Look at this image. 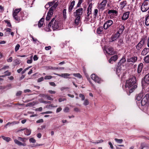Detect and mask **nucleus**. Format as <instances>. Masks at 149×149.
<instances>
[{
	"mask_svg": "<svg viewBox=\"0 0 149 149\" xmlns=\"http://www.w3.org/2000/svg\"><path fill=\"white\" fill-rule=\"evenodd\" d=\"M136 81L135 77L133 76L131 77L128 80L126 81L125 85V88H130L133 86L130 90V92H132L137 88V86L134 85L136 82Z\"/></svg>",
	"mask_w": 149,
	"mask_h": 149,
	"instance_id": "1",
	"label": "nucleus"
},
{
	"mask_svg": "<svg viewBox=\"0 0 149 149\" xmlns=\"http://www.w3.org/2000/svg\"><path fill=\"white\" fill-rule=\"evenodd\" d=\"M55 19V18H53L48 25V27L49 28L52 27L53 30H56L59 28L58 22Z\"/></svg>",
	"mask_w": 149,
	"mask_h": 149,
	"instance_id": "2",
	"label": "nucleus"
},
{
	"mask_svg": "<svg viewBox=\"0 0 149 149\" xmlns=\"http://www.w3.org/2000/svg\"><path fill=\"white\" fill-rule=\"evenodd\" d=\"M108 14L110 19H112L115 18L117 15L118 11L116 8L115 10L111 9L108 10Z\"/></svg>",
	"mask_w": 149,
	"mask_h": 149,
	"instance_id": "3",
	"label": "nucleus"
},
{
	"mask_svg": "<svg viewBox=\"0 0 149 149\" xmlns=\"http://www.w3.org/2000/svg\"><path fill=\"white\" fill-rule=\"evenodd\" d=\"M140 103L142 106L149 105V95L146 94L141 100Z\"/></svg>",
	"mask_w": 149,
	"mask_h": 149,
	"instance_id": "4",
	"label": "nucleus"
},
{
	"mask_svg": "<svg viewBox=\"0 0 149 149\" xmlns=\"http://www.w3.org/2000/svg\"><path fill=\"white\" fill-rule=\"evenodd\" d=\"M141 10L143 12L146 11L149 9V0H145L141 7Z\"/></svg>",
	"mask_w": 149,
	"mask_h": 149,
	"instance_id": "5",
	"label": "nucleus"
},
{
	"mask_svg": "<svg viewBox=\"0 0 149 149\" xmlns=\"http://www.w3.org/2000/svg\"><path fill=\"white\" fill-rule=\"evenodd\" d=\"M123 71L122 67L120 66H117L116 68V74L118 75V77H120L121 76V79L124 77V74L123 72Z\"/></svg>",
	"mask_w": 149,
	"mask_h": 149,
	"instance_id": "6",
	"label": "nucleus"
},
{
	"mask_svg": "<svg viewBox=\"0 0 149 149\" xmlns=\"http://www.w3.org/2000/svg\"><path fill=\"white\" fill-rule=\"evenodd\" d=\"M146 38L145 37H142L141 41L136 46V48L138 50H139L143 45L146 41Z\"/></svg>",
	"mask_w": 149,
	"mask_h": 149,
	"instance_id": "7",
	"label": "nucleus"
},
{
	"mask_svg": "<svg viewBox=\"0 0 149 149\" xmlns=\"http://www.w3.org/2000/svg\"><path fill=\"white\" fill-rule=\"evenodd\" d=\"M107 1L106 0H103L101 3L98 5V9L101 11L104 10L106 7Z\"/></svg>",
	"mask_w": 149,
	"mask_h": 149,
	"instance_id": "8",
	"label": "nucleus"
},
{
	"mask_svg": "<svg viewBox=\"0 0 149 149\" xmlns=\"http://www.w3.org/2000/svg\"><path fill=\"white\" fill-rule=\"evenodd\" d=\"M91 78L95 82L100 83L102 81L101 79L99 77L95 74H93L91 75Z\"/></svg>",
	"mask_w": 149,
	"mask_h": 149,
	"instance_id": "9",
	"label": "nucleus"
},
{
	"mask_svg": "<svg viewBox=\"0 0 149 149\" xmlns=\"http://www.w3.org/2000/svg\"><path fill=\"white\" fill-rule=\"evenodd\" d=\"M113 21L111 20H109L106 21L104 24L103 28L105 29H107L113 24Z\"/></svg>",
	"mask_w": 149,
	"mask_h": 149,
	"instance_id": "10",
	"label": "nucleus"
},
{
	"mask_svg": "<svg viewBox=\"0 0 149 149\" xmlns=\"http://www.w3.org/2000/svg\"><path fill=\"white\" fill-rule=\"evenodd\" d=\"M83 9L82 8H79L74 13V16H80L83 14Z\"/></svg>",
	"mask_w": 149,
	"mask_h": 149,
	"instance_id": "11",
	"label": "nucleus"
},
{
	"mask_svg": "<svg viewBox=\"0 0 149 149\" xmlns=\"http://www.w3.org/2000/svg\"><path fill=\"white\" fill-rule=\"evenodd\" d=\"M120 35L119 34H118V33H117L116 34L113 35L109 39V42H112L116 40L119 38Z\"/></svg>",
	"mask_w": 149,
	"mask_h": 149,
	"instance_id": "12",
	"label": "nucleus"
},
{
	"mask_svg": "<svg viewBox=\"0 0 149 149\" xmlns=\"http://www.w3.org/2000/svg\"><path fill=\"white\" fill-rule=\"evenodd\" d=\"M137 59V57L133 56L127 58V61L128 62L130 63H134L136 62Z\"/></svg>",
	"mask_w": 149,
	"mask_h": 149,
	"instance_id": "13",
	"label": "nucleus"
},
{
	"mask_svg": "<svg viewBox=\"0 0 149 149\" xmlns=\"http://www.w3.org/2000/svg\"><path fill=\"white\" fill-rule=\"evenodd\" d=\"M106 51L107 53L109 55H112L114 53L113 49L110 47H108L106 48Z\"/></svg>",
	"mask_w": 149,
	"mask_h": 149,
	"instance_id": "14",
	"label": "nucleus"
},
{
	"mask_svg": "<svg viewBox=\"0 0 149 149\" xmlns=\"http://www.w3.org/2000/svg\"><path fill=\"white\" fill-rule=\"evenodd\" d=\"M118 58V56L117 55H114L110 58L109 60V62L110 63H113V62L116 61Z\"/></svg>",
	"mask_w": 149,
	"mask_h": 149,
	"instance_id": "15",
	"label": "nucleus"
},
{
	"mask_svg": "<svg viewBox=\"0 0 149 149\" xmlns=\"http://www.w3.org/2000/svg\"><path fill=\"white\" fill-rule=\"evenodd\" d=\"M126 61V59L124 58H122L118 63L117 66H120L121 67H124V64Z\"/></svg>",
	"mask_w": 149,
	"mask_h": 149,
	"instance_id": "16",
	"label": "nucleus"
},
{
	"mask_svg": "<svg viewBox=\"0 0 149 149\" xmlns=\"http://www.w3.org/2000/svg\"><path fill=\"white\" fill-rule=\"evenodd\" d=\"M129 14L130 13L128 11L124 13L122 17V19L124 20L127 19L129 17Z\"/></svg>",
	"mask_w": 149,
	"mask_h": 149,
	"instance_id": "17",
	"label": "nucleus"
},
{
	"mask_svg": "<svg viewBox=\"0 0 149 149\" xmlns=\"http://www.w3.org/2000/svg\"><path fill=\"white\" fill-rule=\"evenodd\" d=\"M53 14V11L50 10H49L48 13L47 14V17L46 18V19L47 21L49 20L51 17H52V15Z\"/></svg>",
	"mask_w": 149,
	"mask_h": 149,
	"instance_id": "18",
	"label": "nucleus"
},
{
	"mask_svg": "<svg viewBox=\"0 0 149 149\" xmlns=\"http://www.w3.org/2000/svg\"><path fill=\"white\" fill-rule=\"evenodd\" d=\"M149 52V48L146 47L144 48L141 52V55L145 56Z\"/></svg>",
	"mask_w": 149,
	"mask_h": 149,
	"instance_id": "19",
	"label": "nucleus"
},
{
	"mask_svg": "<svg viewBox=\"0 0 149 149\" xmlns=\"http://www.w3.org/2000/svg\"><path fill=\"white\" fill-rule=\"evenodd\" d=\"M143 97V94L142 93H140L137 95L136 99L139 102H137V104L140 103V100H141L142 98Z\"/></svg>",
	"mask_w": 149,
	"mask_h": 149,
	"instance_id": "20",
	"label": "nucleus"
},
{
	"mask_svg": "<svg viewBox=\"0 0 149 149\" xmlns=\"http://www.w3.org/2000/svg\"><path fill=\"white\" fill-rule=\"evenodd\" d=\"M55 74L57 75L59 77H63L64 78H67V77L69 76L70 75V74L68 73H62L61 74Z\"/></svg>",
	"mask_w": 149,
	"mask_h": 149,
	"instance_id": "21",
	"label": "nucleus"
},
{
	"mask_svg": "<svg viewBox=\"0 0 149 149\" xmlns=\"http://www.w3.org/2000/svg\"><path fill=\"white\" fill-rule=\"evenodd\" d=\"M76 17L75 19L74 22V24L76 25H78L80 22V16H75Z\"/></svg>",
	"mask_w": 149,
	"mask_h": 149,
	"instance_id": "22",
	"label": "nucleus"
},
{
	"mask_svg": "<svg viewBox=\"0 0 149 149\" xmlns=\"http://www.w3.org/2000/svg\"><path fill=\"white\" fill-rule=\"evenodd\" d=\"M124 27L122 25H120L119 26V30L117 33H118V34H119L120 35V34L122 33L123 31L124 30Z\"/></svg>",
	"mask_w": 149,
	"mask_h": 149,
	"instance_id": "23",
	"label": "nucleus"
},
{
	"mask_svg": "<svg viewBox=\"0 0 149 149\" xmlns=\"http://www.w3.org/2000/svg\"><path fill=\"white\" fill-rule=\"evenodd\" d=\"M144 80L146 83L149 84V73L145 75L144 77Z\"/></svg>",
	"mask_w": 149,
	"mask_h": 149,
	"instance_id": "24",
	"label": "nucleus"
},
{
	"mask_svg": "<svg viewBox=\"0 0 149 149\" xmlns=\"http://www.w3.org/2000/svg\"><path fill=\"white\" fill-rule=\"evenodd\" d=\"M143 65L142 63H141L139 65L137 69L138 73H140L141 72L143 68Z\"/></svg>",
	"mask_w": 149,
	"mask_h": 149,
	"instance_id": "25",
	"label": "nucleus"
},
{
	"mask_svg": "<svg viewBox=\"0 0 149 149\" xmlns=\"http://www.w3.org/2000/svg\"><path fill=\"white\" fill-rule=\"evenodd\" d=\"M44 20V18H42L39 21L38 23V26L39 27H40L42 26Z\"/></svg>",
	"mask_w": 149,
	"mask_h": 149,
	"instance_id": "26",
	"label": "nucleus"
},
{
	"mask_svg": "<svg viewBox=\"0 0 149 149\" xmlns=\"http://www.w3.org/2000/svg\"><path fill=\"white\" fill-rule=\"evenodd\" d=\"M92 4L91 3H90L87 9V13H88V14L89 13L91 14V11H92Z\"/></svg>",
	"mask_w": 149,
	"mask_h": 149,
	"instance_id": "27",
	"label": "nucleus"
},
{
	"mask_svg": "<svg viewBox=\"0 0 149 149\" xmlns=\"http://www.w3.org/2000/svg\"><path fill=\"white\" fill-rule=\"evenodd\" d=\"M103 28L102 27H99L97 28V34H101L103 31Z\"/></svg>",
	"mask_w": 149,
	"mask_h": 149,
	"instance_id": "28",
	"label": "nucleus"
},
{
	"mask_svg": "<svg viewBox=\"0 0 149 149\" xmlns=\"http://www.w3.org/2000/svg\"><path fill=\"white\" fill-rule=\"evenodd\" d=\"M143 60L146 63H149V55H148L144 57Z\"/></svg>",
	"mask_w": 149,
	"mask_h": 149,
	"instance_id": "29",
	"label": "nucleus"
},
{
	"mask_svg": "<svg viewBox=\"0 0 149 149\" xmlns=\"http://www.w3.org/2000/svg\"><path fill=\"white\" fill-rule=\"evenodd\" d=\"M145 24L147 26L149 25V15L146 17Z\"/></svg>",
	"mask_w": 149,
	"mask_h": 149,
	"instance_id": "30",
	"label": "nucleus"
},
{
	"mask_svg": "<svg viewBox=\"0 0 149 149\" xmlns=\"http://www.w3.org/2000/svg\"><path fill=\"white\" fill-rule=\"evenodd\" d=\"M42 95V97H46L47 99L49 100H53L52 98L49 95H48L43 94Z\"/></svg>",
	"mask_w": 149,
	"mask_h": 149,
	"instance_id": "31",
	"label": "nucleus"
},
{
	"mask_svg": "<svg viewBox=\"0 0 149 149\" xmlns=\"http://www.w3.org/2000/svg\"><path fill=\"white\" fill-rule=\"evenodd\" d=\"M14 141L15 143L19 146H24L23 143L19 141L17 139H15Z\"/></svg>",
	"mask_w": 149,
	"mask_h": 149,
	"instance_id": "32",
	"label": "nucleus"
},
{
	"mask_svg": "<svg viewBox=\"0 0 149 149\" xmlns=\"http://www.w3.org/2000/svg\"><path fill=\"white\" fill-rule=\"evenodd\" d=\"M24 134L26 135H29L31 133V131L28 129H26L24 131Z\"/></svg>",
	"mask_w": 149,
	"mask_h": 149,
	"instance_id": "33",
	"label": "nucleus"
},
{
	"mask_svg": "<svg viewBox=\"0 0 149 149\" xmlns=\"http://www.w3.org/2000/svg\"><path fill=\"white\" fill-rule=\"evenodd\" d=\"M2 139L8 142L11 140V139L9 137H6L4 136H1Z\"/></svg>",
	"mask_w": 149,
	"mask_h": 149,
	"instance_id": "34",
	"label": "nucleus"
},
{
	"mask_svg": "<svg viewBox=\"0 0 149 149\" xmlns=\"http://www.w3.org/2000/svg\"><path fill=\"white\" fill-rule=\"evenodd\" d=\"M127 4V2L126 1H124L120 2V5H121V7L123 8Z\"/></svg>",
	"mask_w": 149,
	"mask_h": 149,
	"instance_id": "35",
	"label": "nucleus"
},
{
	"mask_svg": "<svg viewBox=\"0 0 149 149\" xmlns=\"http://www.w3.org/2000/svg\"><path fill=\"white\" fill-rule=\"evenodd\" d=\"M58 4L57 3H55L49 9V10L53 11V10L55 9L57 6Z\"/></svg>",
	"mask_w": 149,
	"mask_h": 149,
	"instance_id": "36",
	"label": "nucleus"
},
{
	"mask_svg": "<svg viewBox=\"0 0 149 149\" xmlns=\"http://www.w3.org/2000/svg\"><path fill=\"white\" fill-rule=\"evenodd\" d=\"M98 13V10L97 9H95L94 10V12H93V15H94V18L95 19L96 18V17L97 16Z\"/></svg>",
	"mask_w": 149,
	"mask_h": 149,
	"instance_id": "37",
	"label": "nucleus"
},
{
	"mask_svg": "<svg viewBox=\"0 0 149 149\" xmlns=\"http://www.w3.org/2000/svg\"><path fill=\"white\" fill-rule=\"evenodd\" d=\"M84 0H79L78 3L76 6V8L79 7L81 3L83 2Z\"/></svg>",
	"mask_w": 149,
	"mask_h": 149,
	"instance_id": "38",
	"label": "nucleus"
},
{
	"mask_svg": "<svg viewBox=\"0 0 149 149\" xmlns=\"http://www.w3.org/2000/svg\"><path fill=\"white\" fill-rule=\"evenodd\" d=\"M14 62L15 64V65H16L20 64V60L19 59H17L14 60Z\"/></svg>",
	"mask_w": 149,
	"mask_h": 149,
	"instance_id": "39",
	"label": "nucleus"
},
{
	"mask_svg": "<svg viewBox=\"0 0 149 149\" xmlns=\"http://www.w3.org/2000/svg\"><path fill=\"white\" fill-rule=\"evenodd\" d=\"M114 140L116 142L119 143H122L123 141L122 139H118L117 138L115 139Z\"/></svg>",
	"mask_w": 149,
	"mask_h": 149,
	"instance_id": "40",
	"label": "nucleus"
},
{
	"mask_svg": "<svg viewBox=\"0 0 149 149\" xmlns=\"http://www.w3.org/2000/svg\"><path fill=\"white\" fill-rule=\"evenodd\" d=\"M21 10V8L18 9H16L13 12V14L15 13L16 15H17L18 13Z\"/></svg>",
	"mask_w": 149,
	"mask_h": 149,
	"instance_id": "41",
	"label": "nucleus"
},
{
	"mask_svg": "<svg viewBox=\"0 0 149 149\" xmlns=\"http://www.w3.org/2000/svg\"><path fill=\"white\" fill-rule=\"evenodd\" d=\"M73 75L74 76L81 78L82 77V76L79 73H74Z\"/></svg>",
	"mask_w": 149,
	"mask_h": 149,
	"instance_id": "42",
	"label": "nucleus"
},
{
	"mask_svg": "<svg viewBox=\"0 0 149 149\" xmlns=\"http://www.w3.org/2000/svg\"><path fill=\"white\" fill-rule=\"evenodd\" d=\"M91 13H89L88 14V13H87V15H86L85 17V20L86 21H88L90 19L89 16Z\"/></svg>",
	"mask_w": 149,
	"mask_h": 149,
	"instance_id": "43",
	"label": "nucleus"
},
{
	"mask_svg": "<svg viewBox=\"0 0 149 149\" xmlns=\"http://www.w3.org/2000/svg\"><path fill=\"white\" fill-rule=\"evenodd\" d=\"M75 1L74 0H73L72 1H71L70 3L69 6L74 7V6L75 5Z\"/></svg>",
	"mask_w": 149,
	"mask_h": 149,
	"instance_id": "44",
	"label": "nucleus"
},
{
	"mask_svg": "<svg viewBox=\"0 0 149 149\" xmlns=\"http://www.w3.org/2000/svg\"><path fill=\"white\" fill-rule=\"evenodd\" d=\"M35 103L34 102H31L27 104L26 105V107L32 106L34 105Z\"/></svg>",
	"mask_w": 149,
	"mask_h": 149,
	"instance_id": "45",
	"label": "nucleus"
},
{
	"mask_svg": "<svg viewBox=\"0 0 149 149\" xmlns=\"http://www.w3.org/2000/svg\"><path fill=\"white\" fill-rule=\"evenodd\" d=\"M33 61L32 56L30 57V59H28L27 61V63L28 64H30L32 63Z\"/></svg>",
	"mask_w": 149,
	"mask_h": 149,
	"instance_id": "46",
	"label": "nucleus"
},
{
	"mask_svg": "<svg viewBox=\"0 0 149 149\" xmlns=\"http://www.w3.org/2000/svg\"><path fill=\"white\" fill-rule=\"evenodd\" d=\"M4 22L6 23L7 24V26L10 27L11 28L12 27V26L11 24L10 23V22H9L7 20H4Z\"/></svg>",
	"mask_w": 149,
	"mask_h": 149,
	"instance_id": "47",
	"label": "nucleus"
},
{
	"mask_svg": "<svg viewBox=\"0 0 149 149\" xmlns=\"http://www.w3.org/2000/svg\"><path fill=\"white\" fill-rule=\"evenodd\" d=\"M20 47V45L19 44H17L15 47V51L16 52H17L19 49Z\"/></svg>",
	"mask_w": 149,
	"mask_h": 149,
	"instance_id": "48",
	"label": "nucleus"
},
{
	"mask_svg": "<svg viewBox=\"0 0 149 149\" xmlns=\"http://www.w3.org/2000/svg\"><path fill=\"white\" fill-rule=\"evenodd\" d=\"M52 76L51 75L46 76L44 77V79L45 80L50 79H52Z\"/></svg>",
	"mask_w": 149,
	"mask_h": 149,
	"instance_id": "49",
	"label": "nucleus"
},
{
	"mask_svg": "<svg viewBox=\"0 0 149 149\" xmlns=\"http://www.w3.org/2000/svg\"><path fill=\"white\" fill-rule=\"evenodd\" d=\"M29 142L30 143H35L36 142V140L33 138H31L29 139Z\"/></svg>",
	"mask_w": 149,
	"mask_h": 149,
	"instance_id": "50",
	"label": "nucleus"
},
{
	"mask_svg": "<svg viewBox=\"0 0 149 149\" xmlns=\"http://www.w3.org/2000/svg\"><path fill=\"white\" fill-rule=\"evenodd\" d=\"M83 104L85 106H86L88 104L89 102L88 100L87 99L85 100L84 101Z\"/></svg>",
	"mask_w": 149,
	"mask_h": 149,
	"instance_id": "51",
	"label": "nucleus"
},
{
	"mask_svg": "<svg viewBox=\"0 0 149 149\" xmlns=\"http://www.w3.org/2000/svg\"><path fill=\"white\" fill-rule=\"evenodd\" d=\"M79 97L81 98L82 100H84L85 99V97L84 95L82 94H79Z\"/></svg>",
	"mask_w": 149,
	"mask_h": 149,
	"instance_id": "52",
	"label": "nucleus"
},
{
	"mask_svg": "<svg viewBox=\"0 0 149 149\" xmlns=\"http://www.w3.org/2000/svg\"><path fill=\"white\" fill-rule=\"evenodd\" d=\"M69 108L68 107H66L63 109L64 112H69Z\"/></svg>",
	"mask_w": 149,
	"mask_h": 149,
	"instance_id": "53",
	"label": "nucleus"
},
{
	"mask_svg": "<svg viewBox=\"0 0 149 149\" xmlns=\"http://www.w3.org/2000/svg\"><path fill=\"white\" fill-rule=\"evenodd\" d=\"M73 7H72L69 6L68 9L69 13H70L72 12V10L73 9Z\"/></svg>",
	"mask_w": 149,
	"mask_h": 149,
	"instance_id": "54",
	"label": "nucleus"
},
{
	"mask_svg": "<svg viewBox=\"0 0 149 149\" xmlns=\"http://www.w3.org/2000/svg\"><path fill=\"white\" fill-rule=\"evenodd\" d=\"M68 88H69L68 87H62L61 88V90L62 91H64V90H66L67 89H68Z\"/></svg>",
	"mask_w": 149,
	"mask_h": 149,
	"instance_id": "55",
	"label": "nucleus"
},
{
	"mask_svg": "<svg viewBox=\"0 0 149 149\" xmlns=\"http://www.w3.org/2000/svg\"><path fill=\"white\" fill-rule=\"evenodd\" d=\"M4 73L6 74L7 76H10L11 74V72H9L8 70L5 71Z\"/></svg>",
	"mask_w": 149,
	"mask_h": 149,
	"instance_id": "56",
	"label": "nucleus"
},
{
	"mask_svg": "<svg viewBox=\"0 0 149 149\" xmlns=\"http://www.w3.org/2000/svg\"><path fill=\"white\" fill-rule=\"evenodd\" d=\"M66 9H64L63 11V15L64 18H66Z\"/></svg>",
	"mask_w": 149,
	"mask_h": 149,
	"instance_id": "57",
	"label": "nucleus"
},
{
	"mask_svg": "<svg viewBox=\"0 0 149 149\" xmlns=\"http://www.w3.org/2000/svg\"><path fill=\"white\" fill-rule=\"evenodd\" d=\"M141 149H149V148L146 147H144L142 144H141L140 148Z\"/></svg>",
	"mask_w": 149,
	"mask_h": 149,
	"instance_id": "58",
	"label": "nucleus"
},
{
	"mask_svg": "<svg viewBox=\"0 0 149 149\" xmlns=\"http://www.w3.org/2000/svg\"><path fill=\"white\" fill-rule=\"evenodd\" d=\"M66 100V99L65 98H59L58 99V101L59 102H61L62 101H64L65 100Z\"/></svg>",
	"mask_w": 149,
	"mask_h": 149,
	"instance_id": "59",
	"label": "nucleus"
},
{
	"mask_svg": "<svg viewBox=\"0 0 149 149\" xmlns=\"http://www.w3.org/2000/svg\"><path fill=\"white\" fill-rule=\"evenodd\" d=\"M22 93V91H18L16 94V95L17 96H19L21 95Z\"/></svg>",
	"mask_w": 149,
	"mask_h": 149,
	"instance_id": "60",
	"label": "nucleus"
},
{
	"mask_svg": "<svg viewBox=\"0 0 149 149\" xmlns=\"http://www.w3.org/2000/svg\"><path fill=\"white\" fill-rule=\"evenodd\" d=\"M44 80V78L43 77H41L38 79V82H40Z\"/></svg>",
	"mask_w": 149,
	"mask_h": 149,
	"instance_id": "61",
	"label": "nucleus"
},
{
	"mask_svg": "<svg viewBox=\"0 0 149 149\" xmlns=\"http://www.w3.org/2000/svg\"><path fill=\"white\" fill-rule=\"evenodd\" d=\"M4 30L7 32H10L11 31V29L10 28L6 29Z\"/></svg>",
	"mask_w": 149,
	"mask_h": 149,
	"instance_id": "62",
	"label": "nucleus"
},
{
	"mask_svg": "<svg viewBox=\"0 0 149 149\" xmlns=\"http://www.w3.org/2000/svg\"><path fill=\"white\" fill-rule=\"evenodd\" d=\"M32 40L34 43H36L37 42H39V41L37 40V39L36 38H33Z\"/></svg>",
	"mask_w": 149,
	"mask_h": 149,
	"instance_id": "63",
	"label": "nucleus"
},
{
	"mask_svg": "<svg viewBox=\"0 0 149 149\" xmlns=\"http://www.w3.org/2000/svg\"><path fill=\"white\" fill-rule=\"evenodd\" d=\"M13 61V58L11 57H10L7 60V61L8 62H11Z\"/></svg>",
	"mask_w": 149,
	"mask_h": 149,
	"instance_id": "64",
	"label": "nucleus"
}]
</instances>
